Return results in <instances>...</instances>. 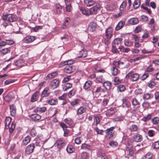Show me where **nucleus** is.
Instances as JSON below:
<instances>
[{
  "label": "nucleus",
  "instance_id": "nucleus-37",
  "mask_svg": "<svg viewBox=\"0 0 159 159\" xmlns=\"http://www.w3.org/2000/svg\"><path fill=\"white\" fill-rule=\"evenodd\" d=\"M129 129L131 132H136L138 130V127L136 125H132L130 126L129 128Z\"/></svg>",
  "mask_w": 159,
  "mask_h": 159
},
{
  "label": "nucleus",
  "instance_id": "nucleus-39",
  "mask_svg": "<svg viewBox=\"0 0 159 159\" xmlns=\"http://www.w3.org/2000/svg\"><path fill=\"white\" fill-rule=\"evenodd\" d=\"M24 61L22 59H19L15 63V65L19 67L24 66Z\"/></svg>",
  "mask_w": 159,
  "mask_h": 159
},
{
  "label": "nucleus",
  "instance_id": "nucleus-14",
  "mask_svg": "<svg viewBox=\"0 0 159 159\" xmlns=\"http://www.w3.org/2000/svg\"><path fill=\"white\" fill-rule=\"evenodd\" d=\"M10 109L11 113V115L13 117L15 116L16 113V106L14 104H12L10 105Z\"/></svg>",
  "mask_w": 159,
  "mask_h": 159
},
{
  "label": "nucleus",
  "instance_id": "nucleus-32",
  "mask_svg": "<svg viewBox=\"0 0 159 159\" xmlns=\"http://www.w3.org/2000/svg\"><path fill=\"white\" fill-rule=\"evenodd\" d=\"M80 11L83 14L86 16H88L91 15L90 10H87L84 7H81Z\"/></svg>",
  "mask_w": 159,
  "mask_h": 159
},
{
  "label": "nucleus",
  "instance_id": "nucleus-57",
  "mask_svg": "<svg viewBox=\"0 0 159 159\" xmlns=\"http://www.w3.org/2000/svg\"><path fill=\"white\" fill-rule=\"evenodd\" d=\"M111 51L113 53H118L119 51L115 45H113L111 47Z\"/></svg>",
  "mask_w": 159,
  "mask_h": 159
},
{
  "label": "nucleus",
  "instance_id": "nucleus-16",
  "mask_svg": "<svg viewBox=\"0 0 159 159\" xmlns=\"http://www.w3.org/2000/svg\"><path fill=\"white\" fill-rule=\"evenodd\" d=\"M128 22L129 24L134 25L137 24L139 22V20L137 18L133 17L129 19Z\"/></svg>",
  "mask_w": 159,
  "mask_h": 159
},
{
  "label": "nucleus",
  "instance_id": "nucleus-17",
  "mask_svg": "<svg viewBox=\"0 0 159 159\" xmlns=\"http://www.w3.org/2000/svg\"><path fill=\"white\" fill-rule=\"evenodd\" d=\"M50 91L48 87H46L42 91L41 93V97L42 98L47 97L50 95Z\"/></svg>",
  "mask_w": 159,
  "mask_h": 159
},
{
  "label": "nucleus",
  "instance_id": "nucleus-59",
  "mask_svg": "<svg viewBox=\"0 0 159 159\" xmlns=\"http://www.w3.org/2000/svg\"><path fill=\"white\" fill-rule=\"evenodd\" d=\"M122 102L123 104L125 105V106L127 107H129V102L127 101L126 98H125L122 99Z\"/></svg>",
  "mask_w": 159,
  "mask_h": 159
},
{
  "label": "nucleus",
  "instance_id": "nucleus-12",
  "mask_svg": "<svg viewBox=\"0 0 159 159\" xmlns=\"http://www.w3.org/2000/svg\"><path fill=\"white\" fill-rule=\"evenodd\" d=\"M86 108L82 106L78 108L76 110V115L79 116L81 115L86 112Z\"/></svg>",
  "mask_w": 159,
  "mask_h": 159
},
{
  "label": "nucleus",
  "instance_id": "nucleus-8",
  "mask_svg": "<svg viewBox=\"0 0 159 159\" xmlns=\"http://www.w3.org/2000/svg\"><path fill=\"white\" fill-rule=\"evenodd\" d=\"M59 125L62 128L64 131V136L65 137L67 136L69 133V130L67 129L68 127L64 123L62 122L60 123Z\"/></svg>",
  "mask_w": 159,
  "mask_h": 159
},
{
  "label": "nucleus",
  "instance_id": "nucleus-36",
  "mask_svg": "<svg viewBox=\"0 0 159 159\" xmlns=\"http://www.w3.org/2000/svg\"><path fill=\"white\" fill-rule=\"evenodd\" d=\"M92 85L91 81L88 80L85 82L84 86L83 88L86 90L90 88Z\"/></svg>",
  "mask_w": 159,
  "mask_h": 159
},
{
  "label": "nucleus",
  "instance_id": "nucleus-34",
  "mask_svg": "<svg viewBox=\"0 0 159 159\" xmlns=\"http://www.w3.org/2000/svg\"><path fill=\"white\" fill-rule=\"evenodd\" d=\"M115 112V109L114 108L111 107L108 109L106 111L107 115L111 116L114 114Z\"/></svg>",
  "mask_w": 159,
  "mask_h": 159
},
{
  "label": "nucleus",
  "instance_id": "nucleus-23",
  "mask_svg": "<svg viewBox=\"0 0 159 159\" xmlns=\"http://www.w3.org/2000/svg\"><path fill=\"white\" fill-rule=\"evenodd\" d=\"M13 43V41L11 40H6L5 41H1L0 42V48L5 46L7 44L11 45Z\"/></svg>",
  "mask_w": 159,
  "mask_h": 159
},
{
  "label": "nucleus",
  "instance_id": "nucleus-56",
  "mask_svg": "<svg viewBox=\"0 0 159 159\" xmlns=\"http://www.w3.org/2000/svg\"><path fill=\"white\" fill-rule=\"evenodd\" d=\"M152 147L154 149H159V141H157L153 143Z\"/></svg>",
  "mask_w": 159,
  "mask_h": 159
},
{
  "label": "nucleus",
  "instance_id": "nucleus-22",
  "mask_svg": "<svg viewBox=\"0 0 159 159\" xmlns=\"http://www.w3.org/2000/svg\"><path fill=\"white\" fill-rule=\"evenodd\" d=\"M87 51L85 49H83L79 52L78 54V57H85L87 55Z\"/></svg>",
  "mask_w": 159,
  "mask_h": 159
},
{
  "label": "nucleus",
  "instance_id": "nucleus-4",
  "mask_svg": "<svg viewBox=\"0 0 159 159\" xmlns=\"http://www.w3.org/2000/svg\"><path fill=\"white\" fill-rule=\"evenodd\" d=\"M36 39L35 36L28 35L23 39L22 41L24 43H30L33 42Z\"/></svg>",
  "mask_w": 159,
  "mask_h": 159
},
{
  "label": "nucleus",
  "instance_id": "nucleus-64",
  "mask_svg": "<svg viewBox=\"0 0 159 159\" xmlns=\"http://www.w3.org/2000/svg\"><path fill=\"white\" fill-rule=\"evenodd\" d=\"M10 51V50L9 48H5L2 49L1 51V52L2 54L4 55L9 52Z\"/></svg>",
  "mask_w": 159,
  "mask_h": 159
},
{
  "label": "nucleus",
  "instance_id": "nucleus-26",
  "mask_svg": "<svg viewBox=\"0 0 159 159\" xmlns=\"http://www.w3.org/2000/svg\"><path fill=\"white\" fill-rule=\"evenodd\" d=\"M81 100L77 98L71 101L70 102V105L74 107L80 104Z\"/></svg>",
  "mask_w": 159,
  "mask_h": 159
},
{
  "label": "nucleus",
  "instance_id": "nucleus-28",
  "mask_svg": "<svg viewBox=\"0 0 159 159\" xmlns=\"http://www.w3.org/2000/svg\"><path fill=\"white\" fill-rule=\"evenodd\" d=\"M70 20V19L69 18H66L62 25V28L64 29L68 27L69 25Z\"/></svg>",
  "mask_w": 159,
  "mask_h": 159
},
{
  "label": "nucleus",
  "instance_id": "nucleus-30",
  "mask_svg": "<svg viewBox=\"0 0 159 159\" xmlns=\"http://www.w3.org/2000/svg\"><path fill=\"white\" fill-rule=\"evenodd\" d=\"M72 87L71 83H66L62 85V89L64 91H66Z\"/></svg>",
  "mask_w": 159,
  "mask_h": 159
},
{
  "label": "nucleus",
  "instance_id": "nucleus-46",
  "mask_svg": "<svg viewBox=\"0 0 159 159\" xmlns=\"http://www.w3.org/2000/svg\"><path fill=\"white\" fill-rule=\"evenodd\" d=\"M57 72H54L50 74H49L47 76V78L52 79L57 76Z\"/></svg>",
  "mask_w": 159,
  "mask_h": 159
},
{
  "label": "nucleus",
  "instance_id": "nucleus-25",
  "mask_svg": "<svg viewBox=\"0 0 159 159\" xmlns=\"http://www.w3.org/2000/svg\"><path fill=\"white\" fill-rule=\"evenodd\" d=\"M30 118L34 121H37L41 119V116L37 114H33L30 116Z\"/></svg>",
  "mask_w": 159,
  "mask_h": 159
},
{
  "label": "nucleus",
  "instance_id": "nucleus-27",
  "mask_svg": "<svg viewBox=\"0 0 159 159\" xmlns=\"http://www.w3.org/2000/svg\"><path fill=\"white\" fill-rule=\"evenodd\" d=\"M39 95V92L38 91H36L31 97V101L32 102L36 101L38 99Z\"/></svg>",
  "mask_w": 159,
  "mask_h": 159
},
{
  "label": "nucleus",
  "instance_id": "nucleus-18",
  "mask_svg": "<svg viewBox=\"0 0 159 159\" xmlns=\"http://www.w3.org/2000/svg\"><path fill=\"white\" fill-rule=\"evenodd\" d=\"M133 140L136 142H141L143 140L142 136L139 134H136L133 136Z\"/></svg>",
  "mask_w": 159,
  "mask_h": 159
},
{
  "label": "nucleus",
  "instance_id": "nucleus-48",
  "mask_svg": "<svg viewBox=\"0 0 159 159\" xmlns=\"http://www.w3.org/2000/svg\"><path fill=\"white\" fill-rule=\"evenodd\" d=\"M124 44L126 46L130 47L133 44V42L129 39H126L124 40Z\"/></svg>",
  "mask_w": 159,
  "mask_h": 159
},
{
  "label": "nucleus",
  "instance_id": "nucleus-38",
  "mask_svg": "<svg viewBox=\"0 0 159 159\" xmlns=\"http://www.w3.org/2000/svg\"><path fill=\"white\" fill-rule=\"evenodd\" d=\"M141 4L140 0H135L133 3V7L135 9H137Z\"/></svg>",
  "mask_w": 159,
  "mask_h": 159
},
{
  "label": "nucleus",
  "instance_id": "nucleus-31",
  "mask_svg": "<svg viewBox=\"0 0 159 159\" xmlns=\"http://www.w3.org/2000/svg\"><path fill=\"white\" fill-rule=\"evenodd\" d=\"M125 24V22L123 21H121L119 22L117 25L115 29L118 31L122 28Z\"/></svg>",
  "mask_w": 159,
  "mask_h": 159
},
{
  "label": "nucleus",
  "instance_id": "nucleus-24",
  "mask_svg": "<svg viewBox=\"0 0 159 159\" xmlns=\"http://www.w3.org/2000/svg\"><path fill=\"white\" fill-rule=\"evenodd\" d=\"M96 23L94 22H92L89 24V28L91 32H93L96 28Z\"/></svg>",
  "mask_w": 159,
  "mask_h": 159
},
{
  "label": "nucleus",
  "instance_id": "nucleus-60",
  "mask_svg": "<svg viewBox=\"0 0 159 159\" xmlns=\"http://www.w3.org/2000/svg\"><path fill=\"white\" fill-rule=\"evenodd\" d=\"M152 157V154L150 152H148L143 158V159H151Z\"/></svg>",
  "mask_w": 159,
  "mask_h": 159
},
{
  "label": "nucleus",
  "instance_id": "nucleus-7",
  "mask_svg": "<svg viewBox=\"0 0 159 159\" xmlns=\"http://www.w3.org/2000/svg\"><path fill=\"white\" fill-rule=\"evenodd\" d=\"M60 81L57 79L53 80L50 84V87L51 89H54L57 88L59 85Z\"/></svg>",
  "mask_w": 159,
  "mask_h": 159
},
{
  "label": "nucleus",
  "instance_id": "nucleus-43",
  "mask_svg": "<svg viewBox=\"0 0 159 159\" xmlns=\"http://www.w3.org/2000/svg\"><path fill=\"white\" fill-rule=\"evenodd\" d=\"M143 30L142 25H139L135 28L134 32L135 33H138Z\"/></svg>",
  "mask_w": 159,
  "mask_h": 159
},
{
  "label": "nucleus",
  "instance_id": "nucleus-2",
  "mask_svg": "<svg viewBox=\"0 0 159 159\" xmlns=\"http://www.w3.org/2000/svg\"><path fill=\"white\" fill-rule=\"evenodd\" d=\"M2 19L4 21L7 20L9 22H13L16 21V18L15 16L12 14H3Z\"/></svg>",
  "mask_w": 159,
  "mask_h": 159
},
{
  "label": "nucleus",
  "instance_id": "nucleus-45",
  "mask_svg": "<svg viewBox=\"0 0 159 159\" xmlns=\"http://www.w3.org/2000/svg\"><path fill=\"white\" fill-rule=\"evenodd\" d=\"M141 8L145 10L146 11L149 15L152 13V11L150 9L148 8L147 7L145 6L144 4H142L141 6Z\"/></svg>",
  "mask_w": 159,
  "mask_h": 159
},
{
  "label": "nucleus",
  "instance_id": "nucleus-15",
  "mask_svg": "<svg viewBox=\"0 0 159 159\" xmlns=\"http://www.w3.org/2000/svg\"><path fill=\"white\" fill-rule=\"evenodd\" d=\"M102 85L107 90H110L112 87L111 82L108 81H104Z\"/></svg>",
  "mask_w": 159,
  "mask_h": 159
},
{
  "label": "nucleus",
  "instance_id": "nucleus-58",
  "mask_svg": "<svg viewBox=\"0 0 159 159\" xmlns=\"http://www.w3.org/2000/svg\"><path fill=\"white\" fill-rule=\"evenodd\" d=\"M16 124L15 122L13 121L11 123V126L9 128V132L10 133H12L15 128Z\"/></svg>",
  "mask_w": 159,
  "mask_h": 159
},
{
  "label": "nucleus",
  "instance_id": "nucleus-35",
  "mask_svg": "<svg viewBox=\"0 0 159 159\" xmlns=\"http://www.w3.org/2000/svg\"><path fill=\"white\" fill-rule=\"evenodd\" d=\"M81 149H87L90 150H91L92 147L90 145L84 143L81 144Z\"/></svg>",
  "mask_w": 159,
  "mask_h": 159
},
{
  "label": "nucleus",
  "instance_id": "nucleus-6",
  "mask_svg": "<svg viewBox=\"0 0 159 159\" xmlns=\"http://www.w3.org/2000/svg\"><path fill=\"white\" fill-rule=\"evenodd\" d=\"M35 148V145L32 143L29 145L26 148L25 152L27 154H30L32 153L34 151Z\"/></svg>",
  "mask_w": 159,
  "mask_h": 159
},
{
  "label": "nucleus",
  "instance_id": "nucleus-61",
  "mask_svg": "<svg viewBox=\"0 0 159 159\" xmlns=\"http://www.w3.org/2000/svg\"><path fill=\"white\" fill-rule=\"evenodd\" d=\"M122 41V39L120 38H117L115 39L113 43L115 45H118L120 44Z\"/></svg>",
  "mask_w": 159,
  "mask_h": 159
},
{
  "label": "nucleus",
  "instance_id": "nucleus-1",
  "mask_svg": "<svg viewBox=\"0 0 159 159\" xmlns=\"http://www.w3.org/2000/svg\"><path fill=\"white\" fill-rule=\"evenodd\" d=\"M115 129V127L112 126L110 128L107 129L105 131L106 134L105 138L108 140L112 138L115 137V133L113 131Z\"/></svg>",
  "mask_w": 159,
  "mask_h": 159
},
{
  "label": "nucleus",
  "instance_id": "nucleus-10",
  "mask_svg": "<svg viewBox=\"0 0 159 159\" xmlns=\"http://www.w3.org/2000/svg\"><path fill=\"white\" fill-rule=\"evenodd\" d=\"M101 5L98 4L91 8L90 10L91 14H95L100 10Z\"/></svg>",
  "mask_w": 159,
  "mask_h": 159
},
{
  "label": "nucleus",
  "instance_id": "nucleus-29",
  "mask_svg": "<svg viewBox=\"0 0 159 159\" xmlns=\"http://www.w3.org/2000/svg\"><path fill=\"white\" fill-rule=\"evenodd\" d=\"M93 118L94 123L93 124V125L95 122V125L96 126H97L100 123V118L97 115L95 114L93 115Z\"/></svg>",
  "mask_w": 159,
  "mask_h": 159
},
{
  "label": "nucleus",
  "instance_id": "nucleus-51",
  "mask_svg": "<svg viewBox=\"0 0 159 159\" xmlns=\"http://www.w3.org/2000/svg\"><path fill=\"white\" fill-rule=\"evenodd\" d=\"M111 74L113 76L116 75L118 72V70L117 68L115 67H113L111 68Z\"/></svg>",
  "mask_w": 159,
  "mask_h": 159
},
{
  "label": "nucleus",
  "instance_id": "nucleus-11",
  "mask_svg": "<svg viewBox=\"0 0 159 159\" xmlns=\"http://www.w3.org/2000/svg\"><path fill=\"white\" fill-rule=\"evenodd\" d=\"M113 29L109 27L105 31V36L106 38H111L113 35Z\"/></svg>",
  "mask_w": 159,
  "mask_h": 159
},
{
  "label": "nucleus",
  "instance_id": "nucleus-33",
  "mask_svg": "<svg viewBox=\"0 0 159 159\" xmlns=\"http://www.w3.org/2000/svg\"><path fill=\"white\" fill-rule=\"evenodd\" d=\"M47 102L50 105H56L58 103V100L57 99H50L47 100Z\"/></svg>",
  "mask_w": 159,
  "mask_h": 159
},
{
  "label": "nucleus",
  "instance_id": "nucleus-47",
  "mask_svg": "<svg viewBox=\"0 0 159 159\" xmlns=\"http://www.w3.org/2000/svg\"><path fill=\"white\" fill-rule=\"evenodd\" d=\"M74 63V61L72 60H68L62 63L63 65H71Z\"/></svg>",
  "mask_w": 159,
  "mask_h": 159
},
{
  "label": "nucleus",
  "instance_id": "nucleus-63",
  "mask_svg": "<svg viewBox=\"0 0 159 159\" xmlns=\"http://www.w3.org/2000/svg\"><path fill=\"white\" fill-rule=\"evenodd\" d=\"M109 145L112 147H115L118 145V143L116 141H111L109 142Z\"/></svg>",
  "mask_w": 159,
  "mask_h": 159
},
{
  "label": "nucleus",
  "instance_id": "nucleus-62",
  "mask_svg": "<svg viewBox=\"0 0 159 159\" xmlns=\"http://www.w3.org/2000/svg\"><path fill=\"white\" fill-rule=\"evenodd\" d=\"M121 82V80L119 79V77H116L114 79V84H118Z\"/></svg>",
  "mask_w": 159,
  "mask_h": 159
},
{
  "label": "nucleus",
  "instance_id": "nucleus-52",
  "mask_svg": "<svg viewBox=\"0 0 159 159\" xmlns=\"http://www.w3.org/2000/svg\"><path fill=\"white\" fill-rule=\"evenodd\" d=\"M127 3L126 1L123 2H122L120 7V11H124Z\"/></svg>",
  "mask_w": 159,
  "mask_h": 159
},
{
  "label": "nucleus",
  "instance_id": "nucleus-42",
  "mask_svg": "<svg viewBox=\"0 0 159 159\" xmlns=\"http://www.w3.org/2000/svg\"><path fill=\"white\" fill-rule=\"evenodd\" d=\"M125 86L122 84L119 85L117 87V90L118 92H123L125 90Z\"/></svg>",
  "mask_w": 159,
  "mask_h": 159
},
{
  "label": "nucleus",
  "instance_id": "nucleus-54",
  "mask_svg": "<svg viewBox=\"0 0 159 159\" xmlns=\"http://www.w3.org/2000/svg\"><path fill=\"white\" fill-rule=\"evenodd\" d=\"M66 11L68 12H71L72 9L71 3H69L68 4H66Z\"/></svg>",
  "mask_w": 159,
  "mask_h": 159
},
{
  "label": "nucleus",
  "instance_id": "nucleus-40",
  "mask_svg": "<svg viewBox=\"0 0 159 159\" xmlns=\"http://www.w3.org/2000/svg\"><path fill=\"white\" fill-rule=\"evenodd\" d=\"M66 150L68 153H71L74 152L75 149L72 146L68 145L66 148Z\"/></svg>",
  "mask_w": 159,
  "mask_h": 159
},
{
  "label": "nucleus",
  "instance_id": "nucleus-55",
  "mask_svg": "<svg viewBox=\"0 0 159 159\" xmlns=\"http://www.w3.org/2000/svg\"><path fill=\"white\" fill-rule=\"evenodd\" d=\"M154 70V68L153 67L152 64L150 65L146 69L145 71L148 72H152Z\"/></svg>",
  "mask_w": 159,
  "mask_h": 159
},
{
  "label": "nucleus",
  "instance_id": "nucleus-20",
  "mask_svg": "<svg viewBox=\"0 0 159 159\" xmlns=\"http://www.w3.org/2000/svg\"><path fill=\"white\" fill-rule=\"evenodd\" d=\"M84 4L86 6L90 7L94 5L95 2L93 0H84Z\"/></svg>",
  "mask_w": 159,
  "mask_h": 159
},
{
  "label": "nucleus",
  "instance_id": "nucleus-53",
  "mask_svg": "<svg viewBox=\"0 0 159 159\" xmlns=\"http://www.w3.org/2000/svg\"><path fill=\"white\" fill-rule=\"evenodd\" d=\"M76 90L74 89H73L71 90L68 93V97L69 98H70L74 96L76 92Z\"/></svg>",
  "mask_w": 159,
  "mask_h": 159
},
{
  "label": "nucleus",
  "instance_id": "nucleus-5",
  "mask_svg": "<svg viewBox=\"0 0 159 159\" xmlns=\"http://www.w3.org/2000/svg\"><path fill=\"white\" fill-rule=\"evenodd\" d=\"M65 140L62 138L58 139L56 142L57 147L61 150L62 148L65 145Z\"/></svg>",
  "mask_w": 159,
  "mask_h": 159
},
{
  "label": "nucleus",
  "instance_id": "nucleus-50",
  "mask_svg": "<svg viewBox=\"0 0 159 159\" xmlns=\"http://www.w3.org/2000/svg\"><path fill=\"white\" fill-rule=\"evenodd\" d=\"M152 122L154 125H158L159 124V118L155 117L152 119Z\"/></svg>",
  "mask_w": 159,
  "mask_h": 159
},
{
  "label": "nucleus",
  "instance_id": "nucleus-21",
  "mask_svg": "<svg viewBox=\"0 0 159 159\" xmlns=\"http://www.w3.org/2000/svg\"><path fill=\"white\" fill-rule=\"evenodd\" d=\"M47 108L46 107H38L34 109V111L36 113H42L45 112Z\"/></svg>",
  "mask_w": 159,
  "mask_h": 159
},
{
  "label": "nucleus",
  "instance_id": "nucleus-3",
  "mask_svg": "<svg viewBox=\"0 0 159 159\" xmlns=\"http://www.w3.org/2000/svg\"><path fill=\"white\" fill-rule=\"evenodd\" d=\"M126 78L132 81H135L139 79V74L134 73L131 71L126 75Z\"/></svg>",
  "mask_w": 159,
  "mask_h": 159
},
{
  "label": "nucleus",
  "instance_id": "nucleus-13",
  "mask_svg": "<svg viewBox=\"0 0 159 159\" xmlns=\"http://www.w3.org/2000/svg\"><path fill=\"white\" fill-rule=\"evenodd\" d=\"M89 154L86 152H83L78 155V159H89Z\"/></svg>",
  "mask_w": 159,
  "mask_h": 159
},
{
  "label": "nucleus",
  "instance_id": "nucleus-19",
  "mask_svg": "<svg viewBox=\"0 0 159 159\" xmlns=\"http://www.w3.org/2000/svg\"><path fill=\"white\" fill-rule=\"evenodd\" d=\"M94 91H93V93L96 94H101V93H104L105 90L101 86H98L96 87V89H93Z\"/></svg>",
  "mask_w": 159,
  "mask_h": 159
},
{
  "label": "nucleus",
  "instance_id": "nucleus-49",
  "mask_svg": "<svg viewBox=\"0 0 159 159\" xmlns=\"http://www.w3.org/2000/svg\"><path fill=\"white\" fill-rule=\"evenodd\" d=\"M152 116L151 114H148L146 116H144L142 119V120L145 122L150 120Z\"/></svg>",
  "mask_w": 159,
  "mask_h": 159
},
{
  "label": "nucleus",
  "instance_id": "nucleus-41",
  "mask_svg": "<svg viewBox=\"0 0 159 159\" xmlns=\"http://www.w3.org/2000/svg\"><path fill=\"white\" fill-rule=\"evenodd\" d=\"M30 136H27L25 137L23 140V145H26L30 142Z\"/></svg>",
  "mask_w": 159,
  "mask_h": 159
},
{
  "label": "nucleus",
  "instance_id": "nucleus-44",
  "mask_svg": "<svg viewBox=\"0 0 159 159\" xmlns=\"http://www.w3.org/2000/svg\"><path fill=\"white\" fill-rule=\"evenodd\" d=\"M119 49L120 51L123 52H128L130 51V48H125L123 46H121L119 47Z\"/></svg>",
  "mask_w": 159,
  "mask_h": 159
},
{
  "label": "nucleus",
  "instance_id": "nucleus-9",
  "mask_svg": "<svg viewBox=\"0 0 159 159\" xmlns=\"http://www.w3.org/2000/svg\"><path fill=\"white\" fill-rule=\"evenodd\" d=\"M75 70V66L72 65H67L65 68L64 71L67 73H71L74 72Z\"/></svg>",
  "mask_w": 159,
  "mask_h": 159
}]
</instances>
